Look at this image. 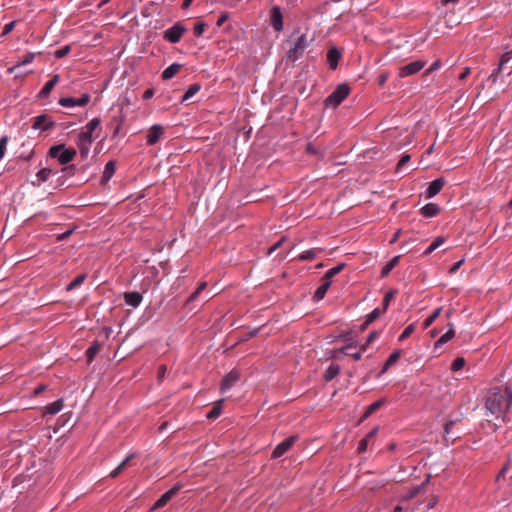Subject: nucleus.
Instances as JSON below:
<instances>
[{
  "instance_id": "nucleus-51",
  "label": "nucleus",
  "mask_w": 512,
  "mask_h": 512,
  "mask_svg": "<svg viewBox=\"0 0 512 512\" xmlns=\"http://www.w3.org/2000/svg\"><path fill=\"white\" fill-rule=\"evenodd\" d=\"M15 24H16V21H12L10 23H7L5 26H4V29H3V32L1 34L2 37L6 36L7 34H9L15 27Z\"/></svg>"
},
{
  "instance_id": "nucleus-2",
  "label": "nucleus",
  "mask_w": 512,
  "mask_h": 512,
  "mask_svg": "<svg viewBox=\"0 0 512 512\" xmlns=\"http://www.w3.org/2000/svg\"><path fill=\"white\" fill-rule=\"evenodd\" d=\"M290 47L287 51V58L291 60L292 62H295L298 60L304 53L305 49L307 48L308 41L307 37L304 34H301L294 40H290Z\"/></svg>"
},
{
  "instance_id": "nucleus-53",
  "label": "nucleus",
  "mask_w": 512,
  "mask_h": 512,
  "mask_svg": "<svg viewBox=\"0 0 512 512\" xmlns=\"http://www.w3.org/2000/svg\"><path fill=\"white\" fill-rule=\"evenodd\" d=\"M69 50H70V49H69V47H68V46L63 47V48H61V49H59V50H57V51L55 52V56H56L57 58H61V57H63L64 55H66V54L69 52Z\"/></svg>"
},
{
  "instance_id": "nucleus-24",
  "label": "nucleus",
  "mask_w": 512,
  "mask_h": 512,
  "mask_svg": "<svg viewBox=\"0 0 512 512\" xmlns=\"http://www.w3.org/2000/svg\"><path fill=\"white\" fill-rule=\"evenodd\" d=\"M114 173H115V163L113 161H109L104 167L102 181L103 182L109 181L111 179V177L114 175Z\"/></svg>"
},
{
  "instance_id": "nucleus-39",
  "label": "nucleus",
  "mask_w": 512,
  "mask_h": 512,
  "mask_svg": "<svg viewBox=\"0 0 512 512\" xmlns=\"http://www.w3.org/2000/svg\"><path fill=\"white\" fill-rule=\"evenodd\" d=\"M415 330V325L414 324H410L408 325L404 331L402 332V334L399 336V341H403L404 339H406L407 337H409Z\"/></svg>"
},
{
  "instance_id": "nucleus-63",
  "label": "nucleus",
  "mask_w": 512,
  "mask_h": 512,
  "mask_svg": "<svg viewBox=\"0 0 512 512\" xmlns=\"http://www.w3.org/2000/svg\"><path fill=\"white\" fill-rule=\"evenodd\" d=\"M47 389V386L46 385H40L38 386L35 390H34V395H39L40 393H42L43 391H45Z\"/></svg>"
},
{
  "instance_id": "nucleus-38",
  "label": "nucleus",
  "mask_w": 512,
  "mask_h": 512,
  "mask_svg": "<svg viewBox=\"0 0 512 512\" xmlns=\"http://www.w3.org/2000/svg\"><path fill=\"white\" fill-rule=\"evenodd\" d=\"M444 243V239L443 238H437L436 240H434L430 245L429 247L425 250V254H430L432 253L434 250H436L440 245H442Z\"/></svg>"
},
{
  "instance_id": "nucleus-59",
  "label": "nucleus",
  "mask_w": 512,
  "mask_h": 512,
  "mask_svg": "<svg viewBox=\"0 0 512 512\" xmlns=\"http://www.w3.org/2000/svg\"><path fill=\"white\" fill-rule=\"evenodd\" d=\"M377 337L378 333L376 331H372L367 338V343L373 342L375 339H377Z\"/></svg>"
},
{
  "instance_id": "nucleus-4",
  "label": "nucleus",
  "mask_w": 512,
  "mask_h": 512,
  "mask_svg": "<svg viewBox=\"0 0 512 512\" xmlns=\"http://www.w3.org/2000/svg\"><path fill=\"white\" fill-rule=\"evenodd\" d=\"M350 93V88L346 84L339 85L335 91L327 97L325 103L327 106L337 107Z\"/></svg>"
},
{
  "instance_id": "nucleus-32",
  "label": "nucleus",
  "mask_w": 512,
  "mask_h": 512,
  "mask_svg": "<svg viewBox=\"0 0 512 512\" xmlns=\"http://www.w3.org/2000/svg\"><path fill=\"white\" fill-rule=\"evenodd\" d=\"M224 400H220L216 403V405L212 408V410L207 414V418L214 419L217 418L221 414V405Z\"/></svg>"
},
{
  "instance_id": "nucleus-13",
  "label": "nucleus",
  "mask_w": 512,
  "mask_h": 512,
  "mask_svg": "<svg viewBox=\"0 0 512 512\" xmlns=\"http://www.w3.org/2000/svg\"><path fill=\"white\" fill-rule=\"evenodd\" d=\"M162 135L163 127L160 124H154L147 134V143L149 145H154Z\"/></svg>"
},
{
  "instance_id": "nucleus-62",
  "label": "nucleus",
  "mask_w": 512,
  "mask_h": 512,
  "mask_svg": "<svg viewBox=\"0 0 512 512\" xmlns=\"http://www.w3.org/2000/svg\"><path fill=\"white\" fill-rule=\"evenodd\" d=\"M387 80H388V74L387 73H383L379 77V84L382 86V85H384L386 83Z\"/></svg>"
},
{
  "instance_id": "nucleus-57",
  "label": "nucleus",
  "mask_w": 512,
  "mask_h": 512,
  "mask_svg": "<svg viewBox=\"0 0 512 512\" xmlns=\"http://www.w3.org/2000/svg\"><path fill=\"white\" fill-rule=\"evenodd\" d=\"M362 354L363 352L359 349V351H356V352H353V353H350L348 355H350L351 357H353L354 360L358 361L361 359L362 357Z\"/></svg>"
},
{
  "instance_id": "nucleus-23",
  "label": "nucleus",
  "mask_w": 512,
  "mask_h": 512,
  "mask_svg": "<svg viewBox=\"0 0 512 512\" xmlns=\"http://www.w3.org/2000/svg\"><path fill=\"white\" fill-rule=\"evenodd\" d=\"M51 175V169L43 168L36 174V181H33V185H40L42 182H46Z\"/></svg>"
},
{
  "instance_id": "nucleus-40",
  "label": "nucleus",
  "mask_w": 512,
  "mask_h": 512,
  "mask_svg": "<svg viewBox=\"0 0 512 512\" xmlns=\"http://www.w3.org/2000/svg\"><path fill=\"white\" fill-rule=\"evenodd\" d=\"M464 365H465L464 358L459 357V358H456L452 362L451 369L456 372V371L462 369L464 367Z\"/></svg>"
},
{
  "instance_id": "nucleus-56",
  "label": "nucleus",
  "mask_w": 512,
  "mask_h": 512,
  "mask_svg": "<svg viewBox=\"0 0 512 512\" xmlns=\"http://www.w3.org/2000/svg\"><path fill=\"white\" fill-rule=\"evenodd\" d=\"M440 65H441V64H440V62H439V61H435V62H434V63H433L429 68H428V70L426 71V73H431V72H433V71H435V70L439 69Z\"/></svg>"
},
{
  "instance_id": "nucleus-34",
  "label": "nucleus",
  "mask_w": 512,
  "mask_h": 512,
  "mask_svg": "<svg viewBox=\"0 0 512 512\" xmlns=\"http://www.w3.org/2000/svg\"><path fill=\"white\" fill-rule=\"evenodd\" d=\"M317 252H318L317 249L306 250L299 255V260L305 261V260L313 259L317 255Z\"/></svg>"
},
{
  "instance_id": "nucleus-20",
  "label": "nucleus",
  "mask_w": 512,
  "mask_h": 512,
  "mask_svg": "<svg viewBox=\"0 0 512 512\" xmlns=\"http://www.w3.org/2000/svg\"><path fill=\"white\" fill-rule=\"evenodd\" d=\"M331 283L322 279V284L317 288L314 294V299L320 301L324 298L326 292L328 291Z\"/></svg>"
},
{
  "instance_id": "nucleus-29",
  "label": "nucleus",
  "mask_w": 512,
  "mask_h": 512,
  "mask_svg": "<svg viewBox=\"0 0 512 512\" xmlns=\"http://www.w3.org/2000/svg\"><path fill=\"white\" fill-rule=\"evenodd\" d=\"M200 85L199 84H193L191 85L187 91L185 92V94L183 95L182 97V101H187L189 100L191 97H193L196 93H198L200 91Z\"/></svg>"
},
{
  "instance_id": "nucleus-7",
  "label": "nucleus",
  "mask_w": 512,
  "mask_h": 512,
  "mask_svg": "<svg viewBox=\"0 0 512 512\" xmlns=\"http://www.w3.org/2000/svg\"><path fill=\"white\" fill-rule=\"evenodd\" d=\"M184 31L183 26L176 24L165 31L164 38L171 43H177L180 41Z\"/></svg>"
},
{
  "instance_id": "nucleus-10",
  "label": "nucleus",
  "mask_w": 512,
  "mask_h": 512,
  "mask_svg": "<svg viewBox=\"0 0 512 512\" xmlns=\"http://www.w3.org/2000/svg\"><path fill=\"white\" fill-rule=\"evenodd\" d=\"M271 25L277 32L283 30V15L278 6H274L271 9Z\"/></svg>"
},
{
  "instance_id": "nucleus-41",
  "label": "nucleus",
  "mask_w": 512,
  "mask_h": 512,
  "mask_svg": "<svg viewBox=\"0 0 512 512\" xmlns=\"http://www.w3.org/2000/svg\"><path fill=\"white\" fill-rule=\"evenodd\" d=\"M395 293L396 291L395 290H391V291H388L385 296H384V299H383V308L384 310H386L390 304V301L394 298L395 296Z\"/></svg>"
},
{
  "instance_id": "nucleus-14",
  "label": "nucleus",
  "mask_w": 512,
  "mask_h": 512,
  "mask_svg": "<svg viewBox=\"0 0 512 512\" xmlns=\"http://www.w3.org/2000/svg\"><path fill=\"white\" fill-rule=\"evenodd\" d=\"M181 488L180 485H176L165 492L154 504V508H160L166 505V503L177 493V491Z\"/></svg>"
},
{
  "instance_id": "nucleus-64",
  "label": "nucleus",
  "mask_w": 512,
  "mask_h": 512,
  "mask_svg": "<svg viewBox=\"0 0 512 512\" xmlns=\"http://www.w3.org/2000/svg\"><path fill=\"white\" fill-rule=\"evenodd\" d=\"M122 472V470L117 466L111 473H110V477L111 478H115L117 477L120 473Z\"/></svg>"
},
{
  "instance_id": "nucleus-35",
  "label": "nucleus",
  "mask_w": 512,
  "mask_h": 512,
  "mask_svg": "<svg viewBox=\"0 0 512 512\" xmlns=\"http://www.w3.org/2000/svg\"><path fill=\"white\" fill-rule=\"evenodd\" d=\"M381 405H382V401H376V402L370 404L367 407V409L363 415V418L369 417L372 413H374L377 409H379Z\"/></svg>"
},
{
  "instance_id": "nucleus-54",
  "label": "nucleus",
  "mask_w": 512,
  "mask_h": 512,
  "mask_svg": "<svg viewBox=\"0 0 512 512\" xmlns=\"http://www.w3.org/2000/svg\"><path fill=\"white\" fill-rule=\"evenodd\" d=\"M367 445H368V439L365 437L363 438L360 442H359V447H358V450L359 452H363L366 450L367 448Z\"/></svg>"
},
{
  "instance_id": "nucleus-21",
  "label": "nucleus",
  "mask_w": 512,
  "mask_h": 512,
  "mask_svg": "<svg viewBox=\"0 0 512 512\" xmlns=\"http://www.w3.org/2000/svg\"><path fill=\"white\" fill-rule=\"evenodd\" d=\"M340 58V53L336 48H332L327 53V60L332 69L337 67L338 60Z\"/></svg>"
},
{
  "instance_id": "nucleus-28",
  "label": "nucleus",
  "mask_w": 512,
  "mask_h": 512,
  "mask_svg": "<svg viewBox=\"0 0 512 512\" xmlns=\"http://www.w3.org/2000/svg\"><path fill=\"white\" fill-rule=\"evenodd\" d=\"M400 358V351H395L393 352L389 358L387 359V361L385 362V365L381 371V373H385L390 366H392L394 363H396L398 361V359Z\"/></svg>"
},
{
  "instance_id": "nucleus-18",
  "label": "nucleus",
  "mask_w": 512,
  "mask_h": 512,
  "mask_svg": "<svg viewBox=\"0 0 512 512\" xmlns=\"http://www.w3.org/2000/svg\"><path fill=\"white\" fill-rule=\"evenodd\" d=\"M62 409H63V400L62 399H58L55 402L50 403L49 405H47L44 408V413L45 414L54 415V414H57L58 412H60Z\"/></svg>"
},
{
  "instance_id": "nucleus-31",
  "label": "nucleus",
  "mask_w": 512,
  "mask_h": 512,
  "mask_svg": "<svg viewBox=\"0 0 512 512\" xmlns=\"http://www.w3.org/2000/svg\"><path fill=\"white\" fill-rule=\"evenodd\" d=\"M99 349H100V345L98 343H95L88 348V350L86 351V356H87L88 362H91L94 359V357L98 353Z\"/></svg>"
},
{
  "instance_id": "nucleus-16",
  "label": "nucleus",
  "mask_w": 512,
  "mask_h": 512,
  "mask_svg": "<svg viewBox=\"0 0 512 512\" xmlns=\"http://www.w3.org/2000/svg\"><path fill=\"white\" fill-rule=\"evenodd\" d=\"M448 331L444 333L436 342H435V348L441 347L442 345L446 344L450 340H452L455 336L454 326L452 323L448 324Z\"/></svg>"
},
{
  "instance_id": "nucleus-30",
  "label": "nucleus",
  "mask_w": 512,
  "mask_h": 512,
  "mask_svg": "<svg viewBox=\"0 0 512 512\" xmlns=\"http://www.w3.org/2000/svg\"><path fill=\"white\" fill-rule=\"evenodd\" d=\"M85 279H86L85 274H81V275L77 276L70 284H68V286L66 287V290L71 291L74 288L80 286L85 281Z\"/></svg>"
},
{
  "instance_id": "nucleus-50",
  "label": "nucleus",
  "mask_w": 512,
  "mask_h": 512,
  "mask_svg": "<svg viewBox=\"0 0 512 512\" xmlns=\"http://www.w3.org/2000/svg\"><path fill=\"white\" fill-rule=\"evenodd\" d=\"M409 161H410V155H408V154L403 155L397 164V171H401L402 167L404 165H406Z\"/></svg>"
},
{
  "instance_id": "nucleus-58",
  "label": "nucleus",
  "mask_w": 512,
  "mask_h": 512,
  "mask_svg": "<svg viewBox=\"0 0 512 512\" xmlns=\"http://www.w3.org/2000/svg\"><path fill=\"white\" fill-rule=\"evenodd\" d=\"M72 233H73V230H72V229L67 230V231H65L64 233H62V234L58 235L57 239H58V240H63V239H65V238L69 237Z\"/></svg>"
},
{
  "instance_id": "nucleus-15",
  "label": "nucleus",
  "mask_w": 512,
  "mask_h": 512,
  "mask_svg": "<svg viewBox=\"0 0 512 512\" xmlns=\"http://www.w3.org/2000/svg\"><path fill=\"white\" fill-rule=\"evenodd\" d=\"M125 303L133 308H137L142 302V295L138 292H127L124 294Z\"/></svg>"
},
{
  "instance_id": "nucleus-37",
  "label": "nucleus",
  "mask_w": 512,
  "mask_h": 512,
  "mask_svg": "<svg viewBox=\"0 0 512 512\" xmlns=\"http://www.w3.org/2000/svg\"><path fill=\"white\" fill-rule=\"evenodd\" d=\"M338 373H339V367L330 366L327 368V370L325 372V379L328 381L332 380Z\"/></svg>"
},
{
  "instance_id": "nucleus-60",
  "label": "nucleus",
  "mask_w": 512,
  "mask_h": 512,
  "mask_svg": "<svg viewBox=\"0 0 512 512\" xmlns=\"http://www.w3.org/2000/svg\"><path fill=\"white\" fill-rule=\"evenodd\" d=\"M453 424H454L453 422H448V423H446V424H445V428H444V429H445V437H446L447 439H448V437H449L450 429H451V427L453 426Z\"/></svg>"
},
{
  "instance_id": "nucleus-43",
  "label": "nucleus",
  "mask_w": 512,
  "mask_h": 512,
  "mask_svg": "<svg viewBox=\"0 0 512 512\" xmlns=\"http://www.w3.org/2000/svg\"><path fill=\"white\" fill-rule=\"evenodd\" d=\"M359 345L356 341L350 340L347 345L341 348L339 351L343 354H349V350L352 348H357Z\"/></svg>"
},
{
  "instance_id": "nucleus-26",
  "label": "nucleus",
  "mask_w": 512,
  "mask_h": 512,
  "mask_svg": "<svg viewBox=\"0 0 512 512\" xmlns=\"http://www.w3.org/2000/svg\"><path fill=\"white\" fill-rule=\"evenodd\" d=\"M400 256H394L383 268L381 271V275L383 277L387 276L390 271L398 264Z\"/></svg>"
},
{
  "instance_id": "nucleus-55",
  "label": "nucleus",
  "mask_w": 512,
  "mask_h": 512,
  "mask_svg": "<svg viewBox=\"0 0 512 512\" xmlns=\"http://www.w3.org/2000/svg\"><path fill=\"white\" fill-rule=\"evenodd\" d=\"M464 263V259H461L459 260L458 262H456L451 268H450V273L453 274L455 273L460 267L461 265Z\"/></svg>"
},
{
  "instance_id": "nucleus-42",
  "label": "nucleus",
  "mask_w": 512,
  "mask_h": 512,
  "mask_svg": "<svg viewBox=\"0 0 512 512\" xmlns=\"http://www.w3.org/2000/svg\"><path fill=\"white\" fill-rule=\"evenodd\" d=\"M421 489V486H416L414 488H412L405 496H403V498L401 499V501H407L413 497H415L419 491Z\"/></svg>"
},
{
  "instance_id": "nucleus-48",
  "label": "nucleus",
  "mask_w": 512,
  "mask_h": 512,
  "mask_svg": "<svg viewBox=\"0 0 512 512\" xmlns=\"http://www.w3.org/2000/svg\"><path fill=\"white\" fill-rule=\"evenodd\" d=\"M204 30H205V23L199 22V23L195 24V26H194V34L197 37H200L203 34Z\"/></svg>"
},
{
  "instance_id": "nucleus-33",
  "label": "nucleus",
  "mask_w": 512,
  "mask_h": 512,
  "mask_svg": "<svg viewBox=\"0 0 512 512\" xmlns=\"http://www.w3.org/2000/svg\"><path fill=\"white\" fill-rule=\"evenodd\" d=\"M34 59V54L33 53H30L28 54L24 60H22L21 62H19L17 65L13 66V67H10L8 69V72L9 73H13L18 67L22 66V65H26V64H30Z\"/></svg>"
},
{
  "instance_id": "nucleus-19",
  "label": "nucleus",
  "mask_w": 512,
  "mask_h": 512,
  "mask_svg": "<svg viewBox=\"0 0 512 512\" xmlns=\"http://www.w3.org/2000/svg\"><path fill=\"white\" fill-rule=\"evenodd\" d=\"M181 68V65L178 64V63H173L171 64L170 66H168L162 73V78L164 80H168V79H171L173 78L177 73L178 71L180 70Z\"/></svg>"
},
{
  "instance_id": "nucleus-3",
  "label": "nucleus",
  "mask_w": 512,
  "mask_h": 512,
  "mask_svg": "<svg viewBox=\"0 0 512 512\" xmlns=\"http://www.w3.org/2000/svg\"><path fill=\"white\" fill-rule=\"evenodd\" d=\"M49 155L57 159L60 164L65 165L73 160L76 155V150L73 148H65L62 144L55 145L50 148Z\"/></svg>"
},
{
  "instance_id": "nucleus-36",
  "label": "nucleus",
  "mask_w": 512,
  "mask_h": 512,
  "mask_svg": "<svg viewBox=\"0 0 512 512\" xmlns=\"http://www.w3.org/2000/svg\"><path fill=\"white\" fill-rule=\"evenodd\" d=\"M100 125V119L99 118H93L89 123L85 125L83 128L85 131H89L91 134L95 129H97Z\"/></svg>"
},
{
  "instance_id": "nucleus-44",
  "label": "nucleus",
  "mask_w": 512,
  "mask_h": 512,
  "mask_svg": "<svg viewBox=\"0 0 512 512\" xmlns=\"http://www.w3.org/2000/svg\"><path fill=\"white\" fill-rule=\"evenodd\" d=\"M7 143H8V137L7 136H3L0 139V159H2L4 157V155H5Z\"/></svg>"
},
{
  "instance_id": "nucleus-61",
  "label": "nucleus",
  "mask_w": 512,
  "mask_h": 512,
  "mask_svg": "<svg viewBox=\"0 0 512 512\" xmlns=\"http://www.w3.org/2000/svg\"><path fill=\"white\" fill-rule=\"evenodd\" d=\"M228 16L226 14L221 15L217 20V26H222L224 22L227 20Z\"/></svg>"
},
{
  "instance_id": "nucleus-5",
  "label": "nucleus",
  "mask_w": 512,
  "mask_h": 512,
  "mask_svg": "<svg viewBox=\"0 0 512 512\" xmlns=\"http://www.w3.org/2000/svg\"><path fill=\"white\" fill-rule=\"evenodd\" d=\"M93 136L89 131L84 129L78 134L77 146L82 157H87L90 152V147L93 143Z\"/></svg>"
},
{
  "instance_id": "nucleus-8",
  "label": "nucleus",
  "mask_w": 512,
  "mask_h": 512,
  "mask_svg": "<svg viewBox=\"0 0 512 512\" xmlns=\"http://www.w3.org/2000/svg\"><path fill=\"white\" fill-rule=\"evenodd\" d=\"M90 101V96L88 94H83L79 99H74L71 97L61 98L59 100V104L62 107H74V106H84Z\"/></svg>"
},
{
  "instance_id": "nucleus-27",
  "label": "nucleus",
  "mask_w": 512,
  "mask_h": 512,
  "mask_svg": "<svg viewBox=\"0 0 512 512\" xmlns=\"http://www.w3.org/2000/svg\"><path fill=\"white\" fill-rule=\"evenodd\" d=\"M442 311V307H438L433 311V313L424 320L423 322V328L427 329L429 326L432 325V323L440 316Z\"/></svg>"
},
{
  "instance_id": "nucleus-47",
  "label": "nucleus",
  "mask_w": 512,
  "mask_h": 512,
  "mask_svg": "<svg viewBox=\"0 0 512 512\" xmlns=\"http://www.w3.org/2000/svg\"><path fill=\"white\" fill-rule=\"evenodd\" d=\"M206 288V283L202 282L196 291L189 297V301H194L197 299L198 295Z\"/></svg>"
},
{
  "instance_id": "nucleus-9",
  "label": "nucleus",
  "mask_w": 512,
  "mask_h": 512,
  "mask_svg": "<svg viewBox=\"0 0 512 512\" xmlns=\"http://www.w3.org/2000/svg\"><path fill=\"white\" fill-rule=\"evenodd\" d=\"M295 440L296 436H290L281 443H279L272 453L273 458H279L283 454H285L292 447Z\"/></svg>"
},
{
  "instance_id": "nucleus-52",
  "label": "nucleus",
  "mask_w": 512,
  "mask_h": 512,
  "mask_svg": "<svg viewBox=\"0 0 512 512\" xmlns=\"http://www.w3.org/2000/svg\"><path fill=\"white\" fill-rule=\"evenodd\" d=\"M133 457H134V455H133V454L128 455V456H127V457H126V458H125V459H124V460H123V461L118 465V467L123 471V470L127 467V465H128V463H129V461H130Z\"/></svg>"
},
{
  "instance_id": "nucleus-11",
  "label": "nucleus",
  "mask_w": 512,
  "mask_h": 512,
  "mask_svg": "<svg viewBox=\"0 0 512 512\" xmlns=\"http://www.w3.org/2000/svg\"><path fill=\"white\" fill-rule=\"evenodd\" d=\"M240 378V374L236 370L230 371L222 380L221 392L229 390Z\"/></svg>"
},
{
  "instance_id": "nucleus-1",
  "label": "nucleus",
  "mask_w": 512,
  "mask_h": 512,
  "mask_svg": "<svg viewBox=\"0 0 512 512\" xmlns=\"http://www.w3.org/2000/svg\"><path fill=\"white\" fill-rule=\"evenodd\" d=\"M512 403V391L508 387L490 390L485 404L487 421L505 419V414Z\"/></svg>"
},
{
  "instance_id": "nucleus-12",
  "label": "nucleus",
  "mask_w": 512,
  "mask_h": 512,
  "mask_svg": "<svg viewBox=\"0 0 512 512\" xmlns=\"http://www.w3.org/2000/svg\"><path fill=\"white\" fill-rule=\"evenodd\" d=\"M445 184V180L443 178H438L430 182L428 188L426 189V197L432 198L437 195Z\"/></svg>"
},
{
  "instance_id": "nucleus-6",
  "label": "nucleus",
  "mask_w": 512,
  "mask_h": 512,
  "mask_svg": "<svg viewBox=\"0 0 512 512\" xmlns=\"http://www.w3.org/2000/svg\"><path fill=\"white\" fill-rule=\"evenodd\" d=\"M425 64L426 63L421 60L411 62L407 65L400 67L398 75L400 78H405V77L414 75V74L418 73L420 70H422L425 67Z\"/></svg>"
},
{
  "instance_id": "nucleus-22",
  "label": "nucleus",
  "mask_w": 512,
  "mask_h": 512,
  "mask_svg": "<svg viewBox=\"0 0 512 512\" xmlns=\"http://www.w3.org/2000/svg\"><path fill=\"white\" fill-rule=\"evenodd\" d=\"M58 81H59V76L55 75L50 81H48L44 85V87L40 91V95L42 97H47L50 94V92L52 91V89L54 88V86L58 83Z\"/></svg>"
},
{
  "instance_id": "nucleus-17",
  "label": "nucleus",
  "mask_w": 512,
  "mask_h": 512,
  "mask_svg": "<svg viewBox=\"0 0 512 512\" xmlns=\"http://www.w3.org/2000/svg\"><path fill=\"white\" fill-rule=\"evenodd\" d=\"M439 206L434 203H428L421 208V213L428 218L434 217L439 212Z\"/></svg>"
},
{
  "instance_id": "nucleus-45",
  "label": "nucleus",
  "mask_w": 512,
  "mask_h": 512,
  "mask_svg": "<svg viewBox=\"0 0 512 512\" xmlns=\"http://www.w3.org/2000/svg\"><path fill=\"white\" fill-rule=\"evenodd\" d=\"M512 59V50L509 51V52H506L504 53L502 56H501V59H500V65H499V70L502 69V67L504 66L505 63L509 62L510 60Z\"/></svg>"
},
{
  "instance_id": "nucleus-25",
  "label": "nucleus",
  "mask_w": 512,
  "mask_h": 512,
  "mask_svg": "<svg viewBox=\"0 0 512 512\" xmlns=\"http://www.w3.org/2000/svg\"><path fill=\"white\" fill-rule=\"evenodd\" d=\"M344 266H345V264H344V263H342V264H339V265H337V266H335V267H333V268L329 269V270L325 273V275H324V277H323V280H326V281H328V282H330V283H331V282H332V278H333L335 275H337L338 273H340V272L342 271V269L344 268Z\"/></svg>"
},
{
  "instance_id": "nucleus-49",
  "label": "nucleus",
  "mask_w": 512,
  "mask_h": 512,
  "mask_svg": "<svg viewBox=\"0 0 512 512\" xmlns=\"http://www.w3.org/2000/svg\"><path fill=\"white\" fill-rule=\"evenodd\" d=\"M45 121V117L41 116V117H38L35 121V123L33 124V128L34 129H47V126H45L43 123Z\"/></svg>"
},
{
  "instance_id": "nucleus-46",
  "label": "nucleus",
  "mask_w": 512,
  "mask_h": 512,
  "mask_svg": "<svg viewBox=\"0 0 512 512\" xmlns=\"http://www.w3.org/2000/svg\"><path fill=\"white\" fill-rule=\"evenodd\" d=\"M380 315V310L379 309H374L368 316H367V320L365 322V326L372 323L376 318H378Z\"/></svg>"
}]
</instances>
